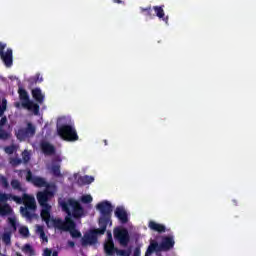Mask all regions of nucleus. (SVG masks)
I'll list each match as a JSON object with an SVG mask.
<instances>
[{
	"label": "nucleus",
	"mask_w": 256,
	"mask_h": 256,
	"mask_svg": "<svg viewBox=\"0 0 256 256\" xmlns=\"http://www.w3.org/2000/svg\"><path fill=\"white\" fill-rule=\"evenodd\" d=\"M116 255H120V256H129V252H127L126 250H120L118 248H116Z\"/></svg>",
	"instance_id": "4c0bfd02"
},
{
	"label": "nucleus",
	"mask_w": 256,
	"mask_h": 256,
	"mask_svg": "<svg viewBox=\"0 0 256 256\" xmlns=\"http://www.w3.org/2000/svg\"><path fill=\"white\" fill-rule=\"evenodd\" d=\"M23 253L28 256H33L35 255V250L33 249V246L30 244H25L22 248Z\"/></svg>",
	"instance_id": "b1692460"
},
{
	"label": "nucleus",
	"mask_w": 256,
	"mask_h": 256,
	"mask_svg": "<svg viewBox=\"0 0 256 256\" xmlns=\"http://www.w3.org/2000/svg\"><path fill=\"white\" fill-rule=\"evenodd\" d=\"M96 209L100 212L98 225L100 228L92 230L89 234H85L82 238V245H95L97 243V235H105L108 225H113L111 214L113 213V205L109 201H102L96 205Z\"/></svg>",
	"instance_id": "f257e3e1"
},
{
	"label": "nucleus",
	"mask_w": 256,
	"mask_h": 256,
	"mask_svg": "<svg viewBox=\"0 0 256 256\" xmlns=\"http://www.w3.org/2000/svg\"><path fill=\"white\" fill-rule=\"evenodd\" d=\"M108 241H113V234H111V231L107 232Z\"/></svg>",
	"instance_id": "de8ad7c7"
},
{
	"label": "nucleus",
	"mask_w": 256,
	"mask_h": 256,
	"mask_svg": "<svg viewBox=\"0 0 256 256\" xmlns=\"http://www.w3.org/2000/svg\"><path fill=\"white\" fill-rule=\"evenodd\" d=\"M175 247V238L173 236L162 237L161 242L158 244L159 251L167 252L171 251Z\"/></svg>",
	"instance_id": "9b49d317"
},
{
	"label": "nucleus",
	"mask_w": 256,
	"mask_h": 256,
	"mask_svg": "<svg viewBox=\"0 0 256 256\" xmlns=\"http://www.w3.org/2000/svg\"><path fill=\"white\" fill-rule=\"evenodd\" d=\"M10 163L13 167H17L23 163V160L21 158H12Z\"/></svg>",
	"instance_id": "2f4dec72"
},
{
	"label": "nucleus",
	"mask_w": 256,
	"mask_h": 256,
	"mask_svg": "<svg viewBox=\"0 0 256 256\" xmlns=\"http://www.w3.org/2000/svg\"><path fill=\"white\" fill-rule=\"evenodd\" d=\"M5 153H7L8 155H13V153H15V146L11 145V146H6L4 149Z\"/></svg>",
	"instance_id": "72a5a7b5"
},
{
	"label": "nucleus",
	"mask_w": 256,
	"mask_h": 256,
	"mask_svg": "<svg viewBox=\"0 0 256 256\" xmlns=\"http://www.w3.org/2000/svg\"><path fill=\"white\" fill-rule=\"evenodd\" d=\"M18 95H19V99L20 101H22L21 105L23 107L24 103H28L31 100L29 99V93L27 92V90H25L23 87L19 86L18 88Z\"/></svg>",
	"instance_id": "aec40b11"
},
{
	"label": "nucleus",
	"mask_w": 256,
	"mask_h": 256,
	"mask_svg": "<svg viewBox=\"0 0 256 256\" xmlns=\"http://www.w3.org/2000/svg\"><path fill=\"white\" fill-rule=\"evenodd\" d=\"M0 256H5V254H3V253L0 252Z\"/></svg>",
	"instance_id": "864d4df0"
},
{
	"label": "nucleus",
	"mask_w": 256,
	"mask_h": 256,
	"mask_svg": "<svg viewBox=\"0 0 256 256\" xmlns=\"http://www.w3.org/2000/svg\"><path fill=\"white\" fill-rule=\"evenodd\" d=\"M58 135L64 140V141H79V135H77V130L75 127L64 124L60 126L57 129Z\"/></svg>",
	"instance_id": "423d86ee"
},
{
	"label": "nucleus",
	"mask_w": 256,
	"mask_h": 256,
	"mask_svg": "<svg viewBox=\"0 0 256 256\" xmlns=\"http://www.w3.org/2000/svg\"><path fill=\"white\" fill-rule=\"evenodd\" d=\"M82 203H91L93 201V197L91 195H84L81 197Z\"/></svg>",
	"instance_id": "f704fd0d"
},
{
	"label": "nucleus",
	"mask_w": 256,
	"mask_h": 256,
	"mask_svg": "<svg viewBox=\"0 0 256 256\" xmlns=\"http://www.w3.org/2000/svg\"><path fill=\"white\" fill-rule=\"evenodd\" d=\"M134 256H141V248H139V247H136L135 249H134V254H133Z\"/></svg>",
	"instance_id": "c03bdc74"
},
{
	"label": "nucleus",
	"mask_w": 256,
	"mask_h": 256,
	"mask_svg": "<svg viewBox=\"0 0 256 256\" xmlns=\"http://www.w3.org/2000/svg\"><path fill=\"white\" fill-rule=\"evenodd\" d=\"M15 107H17V109H19V108L21 107V103L16 102V103H15Z\"/></svg>",
	"instance_id": "3c124183"
},
{
	"label": "nucleus",
	"mask_w": 256,
	"mask_h": 256,
	"mask_svg": "<svg viewBox=\"0 0 256 256\" xmlns=\"http://www.w3.org/2000/svg\"><path fill=\"white\" fill-rule=\"evenodd\" d=\"M2 241L5 245H11V232H5L2 235Z\"/></svg>",
	"instance_id": "bb28decb"
},
{
	"label": "nucleus",
	"mask_w": 256,
	"mask_h": 256,
	"mask_svg": "<svg viewBox=\"0 0 256 256\" xmlns=\"http://www.w3.org/2000/svg\"><path fill=\"white\" fill-rule=\"evenodd\" d=\"M158 256H163V255L159 254Z\"/></svg>",
	"instance_id": "6e6d98bb"
},
{
	"label": "nucleus",
	"mask_w": 256,
	"mask_h": 256,
	"mask_svg": "<svg viewBox=\"0 0 256 256\" xmlns=\"http://www.w3.org/2000/svg\"><path fill=\"white\" fill-rule=\"evenodd\" d=\"M32 97L36 103H39V105H43L45 102V94L41 91V88H34L31 91Z\"/></svg>",
	"instance_id": "4468645a"
},
{
	"label": "nucleus",
	"mask_w": 256,
	"mask_h": 256,
	"mask_svg": "<svg viewBox=\"0 0 256 256\" xmlns=\"http://www.w3.org/2000/svg\"><path fill=\"white\" fill-rule=\"evenodd\" d=\"M105 145H107V140H104Z\"/></svg>",
	"instance_id": "5fc2aeb1"
},
{
	"label": "nucleus",
	"mask_w": 256,
	"mask_h": 256,
	"mask_svg": "<svg viewBox=\"0 0 256 256\" xmlns=\"http://www.w3.org/2000/svg\"><path fill=\"white\" fill-rule=\"evenodd\" d=\"M31 158L29 157V155H24L23 156V161H24V163H29V160H30Z\"/></svg>",
	"instance_id": "49530a36"
},
{
	"label": "nucleus",
	"mask_w": 256,
	"mask_h": 256,
	"mask_svg": "<svg viewBox=\"0 0 256 256\" xmlns=\"http://www.w3.org/2000/svg\"><path fill=\"white\" fill-rule=\"evenodd\" d=\"M22 107L24 109H27L28 111H32L34 115H39V109H40L39 104L31 100L28 103H24Z\"/></svg>",
	"instance_id": "f3484780"
},
{
	"label": "nucleus",
	"mask_w": 256,
	"mask_h": 256,
	"mask_svg": "<svg viewBox=\"0 0 256 256\" xmlns=\"http://www.w3.org/2000/svg\"><path fill=\"white\" fill-rule=\"evenodd\" d=\"M114 237L123 247H127L131 241V236H129V230L127 228H115Z\"/></svg>",
	"instance_id": "1a4fd4ad"
},
{
	"label": "nucleus",
	"mask_w": 256,
	"mask_h": 256,
	"mask_svg": "<svg viewBox=\"0 0 256 256\" xmlns=\"http://www.w3.org/2000/svg\"><path fill=\"white\" fill-rule=\"evenodd\" d=\"M16 256H23L21 253L17 252Z\"/></svg>",
	"instance_id": "603ef678"
},
{
	"label": "nucleus",
	"mask_w": 256,
	"mask_h": 256,
	"mask_svg": "<svg viewBox=\"0 0 256 256\" xmlns=\"http://www.w3.org/2000/svg\"><path fill=\"white\" fill-rule=\"evenodd\" d=\"M104 251L108 256L115 255V252L117 251L115 242H113V240H107V242L104 244Z\"/></svg>",
	"instance_id": "dca6fc26"
},
{
	"label": "nucleus",
	"mask_w": 256,
	"mask_h": 256,
	"mask_svg": "<svg viewBox=\"0 0 256 256\" xmlns=\"http://www.w3.org/2000/svg\"><path fill=\"white\" fill-rule=\"evenodd\" d=\"M68 245H69V247H75V242H73V241H68Z\"/></svg>",
	"instance_id": "09e8293b"
},
{
	"label": "nucleus",
	"mask_w": 256,
	"mask_h": 256,
	"mask_svg": "<svg viewBox=\"0 0 256 256\" xmlns=\"http://www.w3.org/2000/svg\"><path fill=\"white\" fill-rule=\"evenodd\" d=\"M35 133V125H33L31 122H28L27 127L18 129L16 132V137L19 141H25V139H31V137H34Z\"/></svg>",
	"instance_id": "0eeeda50"
},
{
	"label": "nucleus",
	"mask_w": 256,
	"mask_h": 256,
	"mask_svg": "<svg viewBox=\"0 0 256 256\" xmlns=\"http://www.w3.org/2000/svg\"><path fill=\"white\" fill-rule=\"evenodd\" d=\"M59 205L62 211L67 214L66 217H70V219H72V217L74 219H81V217H85V208L81 206L79 201L73 198H69L67 201L61 200L59 201Z\"/></svg>",
	"instance_id": "20e7f679"
},
{
	"label": "nucleus",
	"mask_w": 256,
	"mask_h": 256,
	"mask_svg": "<svg viewBox=\"0 0 256 256\" xmlns=\"http://www.w3.org/2000/svg\"><path fill=\"white\" fill-rule=\"evenodd\" d=\"M0 185L3 189H9V180L0 174Z\"/></svg>",
	"instance_id": "a878e982"
},
{
	"label": "nucleus",
	"mask_w": 256,
	"mask_h": 256,
	"mask_svg": "<svg viewBox=\"0 0 256 256\" xmlns=\"http://www.w3.org/2000/svg\"><path fill=\"white\" fill-rule=\"evenodd\" d=\"M36 233H38V235H42L43 233H45V229L43 228V226L37 225Z\"/></svg>",
	"instance_id": "79ce46f5"
},
{
	"label": "nucleus",
	"mask_w": 256,
	"mask_h": 256,
	"mask_svg": "<svg viewBox=\"0 0 256 256\" xmlns=\"http://www.w3.org/2000/svg\"><path fill=\"white\" fill-rule=\"evenodd\" d=\"M40 148L42 150V153H44V155H55V146H53L49 142H46V141L41 142Z\"/></svg>",
	"instance_id": "2eb2a0df"
},
{
	"label": "nucleus",
	"mask_w": 256,
	"mask_h": 256,
	"mask_svg": "<svg viewBox=\"0 0 256 256\" xmlns=\"http://www.w3.org/2000/svg\"><path fill=\"white\" fill-rule=\"evenodd\" d=\"M9 137H11V135L9 134V132H7L5 129L0 128V139L2 141H7V139H9Z\"/></svg>",
	"instance_id": "cd10ccee"
},
{
	"label": "nucleus",
	"mask_w": 256,
	"mask_h": 256,
	"mask_svg": "<svg viewBox=\"0 0 256 256\" xmlns=\"http://www.w3.org/2000/svg\"><path fill=\"white\" fill-rule=\"evenodd\" d=\"M53 197H55V192L51 191L50 188L37 193V201L40 207H42L40 217L46 223L47 227H51V219H53L51 218V206L49 204V201Z\"/></svg>",
	"instance_id": "f03ea898"
},
{
	"label": "nucleus",
	"mask_w": 256,
	"mask_h": 256,
	"mask_svg": "<svg viewBox=\"0 0 256 256\" xmlns=\"http://www.w3.org/2000/svg\"><path fill=\"white\" fill-rule=\"evenodd\" d=\"M8 223L10 227H12L13 231H17V219L9 217Z\"/></svg>",
	"instance_id": "7c9ffc66"
},
{
	"label": "nucleus",
	"mask_w": 256,
	"mask_h": 256,
	"mask_svg": "<svg viewBox=\"0 0 256 256\" xmlns=\"http://www.w3.org/2000/svg\"><path fill=\"white\" fill-rule=\"evenodd\" d=\"M50 173L56 178L63 177V174L61 173V164L54 162L50 167Z\"/></svg>",
	"instance_id": "412c9836"
},
{
	"label": "nucleus",
	"mask_w": 256,
	"mask_h": 256,
	"mask_svg": "<svg viewBox=\"0 0 256 256\" xmlns=\"http://www.w3.org/2000/svg\"><path fill=\"white\" fill-rule=\"evenodd\" d=\"M27 81L29 83V87H35V85L38 83L34 76L30 77Z\"/></svg>",
	"instance_id": "e433bc0d"
},
{
	"label": "nucleus",
	"mask_w": 256,
	"mask_h": 256,
	"mask_svg": "<svg viewBox=\"0 0 256 256\" xmlns=\"http://www.w3.org/2000/svg\"><path fill=\"white\" fill-rule=\"evenodd\" d=\"M13 215V208L8 203L0 204V217Z\"/></svg>",
	"instance_id": "6ab92c4d"
},
{
	"label": "nucleus",
	"mask_w": 256,
	"mask_h": 256,
	"mask_svg": "<svg viewBox=\"0 0 256 256\" xmlns=\"http://www.w3.org/2000/svg\"><path fill=\"white\" fill-rule=\"evenodd\" d=\"M11 199V194L0 193V204H5Z\"/></svg>",
	"instance_id": "c85d7f7f"
},
{
	"label": "nucleus",
	"mask_w": 256,
	"mask_h": 256,
	"mask_svg": "<svg viewBox=\"0 0 256 256\" xmlns=\"http://www.w3.org/2000/svg\"><path fill=\"white\" fill-rule=\"evenodd\" d=\"M34 78L36 79L37 83H43V76L41 74L37 73Z\"/></svg>",
	"instance_id": "ea45409f"
},
{
	"label": "nucleus",
	"mask_w": 256,
	"mask_h": 256,
	"mask_svg": "<svg viewBox=\"0 0 256 256\" xmlns=\"http://www.w3.org/2000/svg\"><path fill=\"white\" fill-rule=\"evenodd\" d=\"M26 181L28 183H33L35 187H46V189H55V185H50L47 183V181L44 180V178H41L39 176H33V172L31 170H28L26 173Z\"/></svg>",
	"instance_id": "6e6552de"
},
{
	"label": "nucleus",
	"mask_w": 256,
	"mask_h": 256,
	"mask_svg": "<svg viewBox=\"0 0 256 256\" xmlns=\"http://www.w3.org/2000/svg\"><path fill=\"white\" fill-rule=\"evenodd\" d=\"M6 47L7 44L0 42V58L6 67H11L13 65V50L8 48L5 52Z\"/></svg>",
	"instance_id": "9d476101"
},
{
	"label": "nucleus",
	"mask_w": 256,
	"mask_h": 256,
	"mask_svg": "<svg viewBox=\"0 0 256 256\" xmlns=\"http://www.w3.org/2000/svg\"><path fill=\"white\" fill-rule=\"evenodd\" d=\"M113 3L121 4V3H123V1L122 0H113Z\"/></svg>",
	"instance_id": "8fccbe9b"
},
{
	"label": "nucleus",
	"mask_w": 256,
	"mask_h": 256,
	"mask_svg": "<svg viewBox=\"0 0 256 256\" xmlns=\"http://www.w3.org/2000/svg\"><path fill=\"white\" fill-rule=\"evenodd\" d=\"M155 251L160 252L159 251V243L151 242L150 245L148 246L147 250H146L145 256H151L152 253H155Z\"/></svg>",
	"instance_id": "4be33fe9"
},
{
	"label": "nucleus",
	"mask_w": 256,
	"mask_h": 256,
	"mask_svg": "<svg viewBox=\"0 0 256 256\" xmlns=\"http://www.w3.org/2000/svg\"><path fill=\"white\" fill-rule=\"evenodd\" d=\"M0 107H2V110L7 111V100H3L2 106H0Z\"/></svg>",
	"instance_id": "a18cd8bd"
},
{
	"label": "nucleus",
	"mask_w": 256,
	"mask_h": 256,
	"mask_svg": "<svg viewBox=\"0 0 256 256\" xmlns=\"http://www.w3.org/2000/svg\"><path fill=\"white\" fill-rule=\"evenodd\" d=\"M50 227H54L60 231H69L71 237L74 239L81 237V233L76 229L77 224H75V221H73V218H70V216L65 217L64 221L61 220V218H52Z\"/></svg>",
	"instance_id": "39448f33"
},
{
	"label": "nucleus",
	"mask_w": 256,
	"mask_h": 256,
	"mask_svg": "<svg viewBox=\"0 0 256 256\" xmlns=\"http://www.w3.org/2000/svg\"><path fill=\"white\" fill-rule=\"evenodd\" d=\"M114 214L115 217L119 219L120 223H122V225L129 223V216L127 215V211L125 210V208L117 207Z\"/></svg>",
	"instance_id": "f8f14e48"
},
{
	"label": "nucleus",
	"mask_w": 256,
	"mask_h": 256,
	"mask_svg": "<svg viewBox=\"0 0 256 256\" xmlns=\"http://www.w3.org/2000/svg\"><path fill=\"white\" fill-rule=\"evenodd\" d=\"M10 185H11L12 189H14L15 191H23V187L21 186V182L17 179H13L10 182Z\"/></svg>",
	"instance_id": "393cba45"
},
{
	"label": "nucleus",
	"mask_w": 256,
	"mask_h": 256,
	"mask_svg": "<svg viewBox=\"0 0 256 256\" xmlns=\"http://www.w3.org/2000/svg\"><path fill=\"white\" fill-rule=\"evenodd\" d=\"M149 229H151V231H156L157 233H165L166 231V227L163 224H159L155 221H150L148 224Z\"/></svg>",
	"instance_id": "a211bd4d"
},
{
	"label": "nucleus",
	"mask_w": 256,
	"mask_h": 256,
	"mask_svg": "<svg viewBox=\"0 0 256 256\" xmlns=\"http://www.w3.org/2000/svg\"><path fill=\"white\" fill-rule=\"evenodd\" d=\"M84 181H85L86 185H91V183H93V181H95V178L93 176L85 175Z\"/></svg>",
	"instance_id": "c9c22d12"
},
{
	"label": "nucleus",
	"mask_w": 256,
	"mask_h": 256,
	"mask_svg": "<svg viewBox=\"0 0 256 256\" xmlns=\"http://www.w3.org/2000/svg\"><path fill=\"white\" fill-rule=\"evenodd\" d=\"M164 5L162 6H153V11H154V17H158V19H162L166 25L169 23V16H165V10H163Z\"/></svg>",
	"instance_id": "ddd939ff"
},
{
	"label": "nucleus",
	"mask_w": 256,
	"mask_h": 256,
	"mask_svg": "<svg viewBox=\"0 0 256 256\" xmlns=\"http://www.w3.org/2000/svg\"><path fill=\"white\" fill-rule=\"evenodd\" d=\"M10 199L12 201H15L18 205H23L25 207H20V213L23 215V217H26V219H33V214L30 213V211H36L37 210V202L35 201V197L30 196L27 193H24L22 197L15 196L11 194Z\"/></svg>",
	"instance_id": "7ed1b4c3"
},
{
	"label": "nucleus",
	"mask_w": 256,
	"mask_h": 256,
	"mask_svg": "<svg viewBox=\"0 0 256 256\" xmlns=\"http://www.w3.org/2000/svg\"><path fill=\"white\" fill-rule=\"evenodd\" d=\"M77 183L81 186L83 185H86L85 184V176H80L78 179H77Z\"/></svg>",
	"instance_id": "a19ab883"
},
{
	"label": "nucleus",
	"mask_w": 256,
	"mask_h": 256,
	"mask_svg": "<svg viewBox=\"0 0 256 256\" xmlns=\"http://www.w3.org/2000/svg\"><path fill=\"white\" fill-rule=\"evenodd\" d=\"M40 239L42 240V243H49V238L47 237L45 232L40 234Z\"/></svg>",
	"instance_id": "58836bf2"
},
{
	"label": "nucleus",
	"mask_w": 256,
	"mask_h": 256,
	"mask_svg": "<svg viewBox=\"0 0 256 256\" xmlns=\"http://www.w3.org/2000/svg\"><path fill=\"white\" fill-rule=\"evenodd\" d=\"M140 11L145 17H148L149 19H153L155 17V14H153V8H151V6L147 8H140Z\"/></svg>",
	"instance_id": "5701e85b"
},
{
	"label": "nucleus",
	"mask_w": 256,
	"mask_h": 256,
	"mask_svg": "<svg viewBox=\"0 0 256 256\" xmlns=\"http://www.w3.org/2000/svg\"><path fill=\"white\" fill-rule=\"evenodd\" d=\"M20 235H23L24 237H29V228L23 226L19 229Z\"/></svg>",
	"instance_id": "473e14b6"
},
{
	"label": "nucleus",
	"mask_w": 256,
	"mask_h": 256,
	"mask_svg": "<svg viewBox=\"0 0 256 256\" xmlns=\"http://www.w3.org/2000/svg\"><path fill=\"white\" fill-rule=\"evenodd\" d=\"M44 256H59V252L57 251H53L49 248H46L44 249V253H43Z\"/></svg>",
	"instance_id": "c756f323"
},
{
	"label": "nucleus",
	"mask_w": 256,
	"mask_h": 256,
	"mask_svg": "<svg viewBox=\"0 0 256 256\" xmlns=\"http://www.w3.org/2000/svg\"><path fill=\"white\" fill-rule=\"evenodd\" d=\"M6 124H7V117L4 116V117H2L1 120H0V128H3L4 125H6Z\"/></svg>",
	"instance_id": "37998d69"
}]
</instances>
